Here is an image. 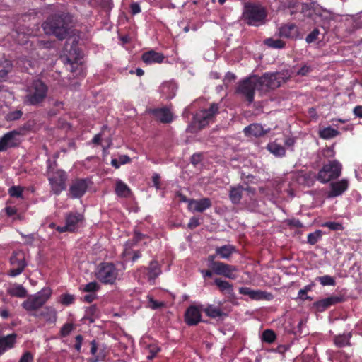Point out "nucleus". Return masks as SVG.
I'll return each mask as SVG.
<instances>
[{"instance_id": "obj_36", "label": "nucleus", "mask_w": 362, "mask_h": 362, "mask_svg": "<svg viewBox=\"0 0 362 362\" xmlns=\"http://www.w3.org/2000/svg\"><path fill=\"white\" fill-rule=\"evenodd\" d=\"M161 273L160 269L157 262L152 261L150 263L148 272V278L149 281H154Z\"/></svg>"}, {"instance_id": "obj_40", "label": "nucleus", "mask_w": 362, "mask_h": 362, "mask_svg": "<svg viewBox=\"0 0 362 362\" xmlns=\"http://www.w3.org/2000/svg\"><path fill=\"white\" fill-rule=\"evenodd\" d=\"M91 348H90V353L92 355L95 356L93 359L91 360L92 362H99L103 361L105 358V354L103 353H100L98 355H96L97 352V344L95 343V340H93L90 343Z\"/></svg>"}, {"instance_id": "obj_41", "label": "nucleus", "mask_w": 362, "mask_h": 362, "mask_svg": "<svg viewBox=\"0 0 362 362\" xmlns=\"http://www.w3.org/2000/svg\"><path fill=\"white\" fill-rule=\"evenodd\" d=\"M317 279L322 286H334L336 284L335 279L329 275L319 276Z\"/></svg>"}, {"instance_id": "obj_48", "label": "nucleus", "mask_w": 362, "mask_h": 362, "mask_svg": "<svg viewBox=\"0 0 362 362\" xmlns=\"http://www.w3.org/2000/svg\"><path fill=\"white\" fill-rule=\"evenodd\" d=\"M74 301V296L71 294H63L60 296L59 302L65 305L72 304Z\"/></svg>"}, {"instance_id": "obj_18", "label": "nucleus", "mask_w": 362, "mask_h": 362, "mask_svg": "<svg viewBox=\"0 0 362 362\" xmlns=\"http://www.w3.org/2000/svg\"><path fill=\"white\" fill-rule=\"evenodd\" d=\"M211 206V200L209 198H203L195 200L191 199L188 202V208L193 212H203Z\"/></svg>"}, {"instance_id": "obj_17", "label": "nucleus", "mask_w": 362, "mask_h": 362, "mask_svg": "<svg viewBox=\"0 0 362 362\" xmlns=\"http://www.w3.org/2000/svg\"><path fill=\"white\" fill-rule=\"evenodd\" d=\"M177 90V85L174 81H165L159 88V91L162 96L168 100L175 96Z\"/></svg>"}, {"instance_id": "obj_59", "label": "nucleus", "mask_w": 362, "mask_h": 362, "mask_svg": "<svg viewBox=\"0 0 362 362\" xmlns=\"http://www.w3.org/2000/svg\"><path fill=\"white\" fill-rule=\"evenodd\" d=\"M8 71L6 69L0 70V82L6 81L8 78Z\"/></svg>"}, {"instance_id": "obj_60", "label": "nucleus", "mask_w": 362, "mask_h": 362, "mask_svg": "<svg viewBox=\"0 0 362 362\" xmlns=\"http://www.w3.org/2000/svg\"><path fill=\"white\" fill-rule=\"evenodd\" d=\"M5 211H6V214L8 216H14L15 214H16V208L14 207H12V206H7L6 209H5Z\"/></svg>"}, {"instance_id": "obj_63", "label": "nucleus", "mask_w": 362, "mask_h": 362, "mask_svg": "<svg viewBox=\"0 0 362 362\" xmlns=\"http://www.w3.org/2000/svg\"><path fill=\"white\" fill-rule=\"evenodd\" d=\"M152 179H153L154 186L156 188H158L159 187V179H160L159 175L158 174H155L153 175Z\"/></svg>"}, {"instance_id": "obj_7", "label": "nucleus", "mask_w": 362, "mask_h": 362, "mask_svg": "<svg viewBox=\"0 0 362 362\" xmlns=\"http://www.w3.org/2000/svg\"><path fill=\"white\" fill-rule=\"evenodd\" d=\"M218 107L216 103L211 105L209 110H202L194 116L192 126L198 129H202L209 123L214 122L215 115L218 112Z\"/></svg>"}, {"instance_id": "obj_50", "label": "nucleus", "mask_w": 362, "mask_h": 362, "mask_svg": "<svg viewBox=\"0 0 362 362\" xmlns=\"http://www.w3.org/2000/svg\"><path fill=\"white\" fill-rule=\"evenodd\" d=\"M322 226L327 227L332 230H342L343 227L341 223L337 222H325L322 224Z\"/></svg>"}, {"instance_id": "obj_62", "label": "nucleus", "mask_w": 362, "mask_h": 362, "mask_svg": "<svg viewBox=\"0 0 362 362\" xmlns=\"http://www.w3.org/2000/svg\"><path fill=\"white\" fill-rule=\"evenodd\" d=\"M354 112L356 116L362 118V106L356 107L354 110Z\"/></svg>"}, {"instance_id": "obj_13", "label": "nucleus", "mask_w": 362, "mask_h": 362, "mask_svg": "<svg viewBox=\"0 0 362 362\" xmlns=\"http://www.w3.org/2000/svg\"><path fill=\"white\" fill-rule=\"evenodd\" d=\"M211 269L214 274L217 275H222L226 278L235 279L236 278L234 274L237 269L234 266H231L223 262H213L211 264Z\"/></svg>"}, {"instance_id": "obj_43", "label": "nucleus", "mask_w": 362, "mask_h": 362, "mask_svg": "<svg viewBox=\"0 0 362 362\" xmlns=\"http://www.w3.org/2000/svg\"><path fill=\"white\" fill-rule=\"evenodd\" d=\"M23 115L21 110H13L11 111L5 115L6 121H15L19 119Z\"/></svg>"}, {"instance_id": "obj_24", "label": "nucleus", "mask_w": 362, "mask_h": 362, "mask_svg": "<svg viewBox=\"0 0 362 362\" xmlns=\"http://www.w3.org/2000/svg\"><path fill=\"white\" fill-rule=\"evenodd\" d=\"M61 175H62V177H61L60 180H58L54 177H49V181L52 186V189L56 194H60L62 191L66 189V173H61Z\"/></svg>"}, {"instance_id": "obj_10", "label": "nucleus", "mask_w": 362, "mask_h": 362, "mask_svg": "<svg viewBox=\"0 0 362 362\" xmlns=\"http://www.w3.org/2000/svg\"><path fill=\"white\" fill-rule=\"evenodd\" d=\"M83 216L78 212H70L65 216V225L57 226V230L59 233L74 232L83 221Z\"/></svg>"}, {"instance_id": "obj_23", "label": "nucleus", "mask_w": 362, "mask_h": 362, "mask_svg": "<svg viewBox=\"0 0 362 362\" xmlns=\"http://www.w3.org/2000/svg\"><path fill=\"white\" fill-rule=\"evenodd\" d=\"M164 59V55L154 50L146 52L142 54V60L147 64L161 63Z\"/></svg>"}, {"instance_id": "obj_16", "label": "nucleus", "mask_w": 362, "mask_h": 362, "mask_svg": "<svg viewBox=\"0 0 362 362\" xmlns=\"http://www.w3.org/2000/svg\"><path fill=\"white\" fill-rule=\"evenodd\" d=\"M349 187L347 179H342L337 182H333L330 184V190L327 194V197L334 198L341 195Z\"/></svg>"}, {"instance_id": "obj_11", "label": "nucleus", "mask_w": 362, "mask_h": 362, "mask_svg": "<svg viewBox=\"0 0 362 362\" xmlns=\"http://www.w3.org/2000/svg\"><path fill=\"white\" fill-rule=\"evenodd\" d=\"M21 141V134L19 131L13 130L5 134L0 139V151L17 146Z\"/></svg>"}, {"instance_id": "obj_19", "label": "nucleus", "mask_w": 362, "mask_h": 362, "mask_svg": "<svg viewBox=\"0 0 362 362\" xmlns=\"http://www.w3.org/2000/svg\"><path fill=\"white\" fill-rule=\"evenodd\" d=\"M201 313L198 308L192 305L189 306L185 315V320L188 325H195L201 321Z\"/></svg>"}, {"instance_id": "obj_9", "label": "nucleus", "mask_w": 362, "mask_h": 362, "mask_svg": "<svg viewBox=\"0 0 362 362\" xmlns=\"http://www.w3.org/2000/svg\"><path fill=\"white\" fill-rule=\"evenodd\" d=\"M259 90L258 77L252 76L240 83L238 87V93H241L249 103L254 100L255 90Z\"/></svg>"}, {"instance_id": "obj_5", "label": "nucleus", "mask_w": 362, "mask_h": 362, "mask_svg": "<svg viewBox=\"0 0 362 362\" xmlns=\"http://www.w3.org/2000/svg\"><path fill=\"white\" fill-rule=\"evenodd\" d=\"M51 295L52 290L48 287H45L35 294L29 296L22 303V307L28 312L37 311L45 304Z\"/></svg>"}, {"instance_id": "obj_64", "label": "nucleus", "mask_w": 362, "mask_h": 362, "mask_svg": "<svg viewBox=\"0 0 362 362\" xmlns=\"http://www.w3.org/2000/svg\"><path fill=\"white\" fill-rule=\"evenodd\" d=\"M284 144L288 147H292L295 144L293 138H288L285 140Z\"/></svg>"}, {"instance_id": "obj_6", "label": "nucleus", "mask_w": 362, "mask_h": 362, "mask_svg": "<svg viewBox=\"0 0 362 362\" xmlns=\"http://www.w3.org/2000/svg\"><path fill=\"white\" fill-rule=\"evenodd\" d=\"M342 165L337 160L329 161L323 165L317 175V180L322 183H327L332 180L338 178L341 173Z\"/></svg>"}, {"instance_id": "obj_25", "label": "nucleus", "mask_w": 362, "mask_h": 362, "mask_svg": "<svg viewBox=\"0 0 362 362\" xmlns=\"http://www.w3.org/2000/svg\"><path fill=\"white\" fill-rule=\"evenodd\" d=\"M267 132L268 130L264 129L259 124H252L244 129V132L247 136L259 137L264 135Z\"/></svg>"}, {"instance_id": "obj_15", "label": "nucleus", "mask_w": 362, "mask_h": 362, "mask_svg": "<svg viewBox=\"0 0 362 362\" xmlns=\"http://www.w3.org/2000/svg\"><path fill=\"white\" fill-rule=\"evenodd\" d=\"M342 300V296L332 295L315 302L313 305L318 312H323L327 308L341 303Z\"/></svg>"}, {"instance_id": "obj_32", "label": "nucleus", "mask_w": 362, "mask_h": 362, "mask_svg": "<svg viewBox=\"0 0 362 362\" xmlns=\"http://www.w3.org/2000/svg\"><path fill=\"white\" fill-rule=\"evenodd\" d=\"M267 150L276 157H283L286 154V150L281 144L276 141L267 144Z\"/></svg>"}, {"instance_id": "obj_42", "label": "nucleus", "mask_w": 362, "mask_h": 362, "mask_svg": "<svg viewBox=\"0 0 362 362\" xmlns=\"http://www.w3.org/2000/svg\"><path fill=\"white\" fill-rule=\"evenodd\" d=\"M322 232L317 230L313 233L308 235V243L310 245H315L322 237Z\"/></svg>"}, {"instance_id": "obj_20", "label": "nucleus", "mask_w": 362, "mask_h": 362, "mask_svg": "<svg viewBox=\"0 0 362 362\" xmlns=\"http://www.w3.org/2000/svg\"><path fill=\"white\" fill-rule=\"evenodd\" d=\"M279 35L286 38L296 39L299 35L298 28L293 23H288L279 28Z\"/></svg>"}, {"instance_id": "obj_31", "label": "nucleus", "mask_w": 362, "mask_h": 362, "mask_svg": "<svg viewBox=\"0 0 362 362\" xmlns=\"http://www.w3.org/2000/svg\"><path fill=\"white\" fill-rule=\"evenodd\" d=\"M235 251L232 245H226L216 248V253L222 259H228Z\"/></svg>"}, {"instance_id": "obj_26", "label": "nucleus", "mask_w": 362, "mask_h": 362, "mask_svg": "<svg viewBox=\"0 0 362 362\" xmlns=\"http://www.w3.org/2000/svg\"><path fill=\"white\" fill-rule=\"evenodd\" d=\"M10 262L12 267H22L25 269L27 265L25 253L22 250L14 251L10 258Z\"/></svg>"}, {"instance_id": "obj_47", "label": "nucleus", "mask_w": 362, "mask_h": 362, "mask_svg": "<svg viewBox=\"0 0 362 362\" xmlns=\"http://www.w3.org/2000/svg\"><path fill=\"white\" fill-rule=\"evenodd\" d=\"M146 349L149 352V355L146 356L148 360H152L156 354L160 351V348L156 344H150Z\"/></svg>"}, {"instance_id": "obj_45", "label": "nucleus", "mask_w": 362, "mask_h": 362, "mask_svg": "<svg viewBox=\"0 0 362 362\" xmlns=\"http://www.w3.org/2000/svg\"><path fill=\"white\" fill-rule=\"evenodd\" d=\"M148 299V307L156 310L160 308H162L164 305V303L163 302L155 300L151 296L148 295L147 296Z\"/></svg>"}, {"instance_id": "obj_57", "label": "nucleus", "mask_w": 362, "mask_h": 362, "mask_svg": "<svg viewBox=\"0 0 362 362\" xmlns=\"http://www.w3.org/2000/svg\"><path fill=\"white\" fill-rule=\"evenodd\" d=\"M130 9H131V13L133 14V15H136L139 13L141 12V8H140V6L138 3H132L131 5H130Z\"/></svg>"}, {"instance_id": "obj_54", "label": "nucleus", "mask_w": 362, "mask_h": 362, "mask_svg": "<svg viewBox=\"0 0 362 362\" xmlns=\"http://www.w3.org/2000/svg\"><path fill=\"white\" fill-rule=\"evenodd\" d=\"M73 329V326L71 324H65L61 329V334L63 337H66L70 334Z\"/></svg>"}, {"instance_id": "obj_37", "label": "nucleus", "mask_w": 362, "mask_h": 362, "mask_svg": "<svg viewBox=\"0 0 362 362\" xmlns=\"http://www.w3.org/2000/svg\"><path fill=\"white\" fill-rule=\"evenodd\" d=\"M339 134V131L331 127H325L320 130L319 136L324 139H330L337 136Z\"/></svg>"}, {"instance_id": "obj_12", "label": "nucleus", "mask_w": 362, "mask_h": 362, "mask_svg": "<svg viewBox=\"0 0 362 362\" xmlns=\"http://www.w3.org/2000/svg\"><path fill=\"white\" fill-rule=\"evenodd\" d=\"M239 293L242 295L247 296L253 300H272L274 296L269 293L259 289L254 290L249 287H240Z\"/></svg>"}, {"instance_id": "obj_51", "label": "nucleus", "mask_w": 362, "mask_h": 362, "mask_svg": "<svg viewBox=\"0 0 362 362\" xmlns=\"http://www.w3.org/2000/svg\"><path fill=\"white\" fill-rule=\"evenodd\" d=\"M16 33L17 34L16 41L19 44L26 43L27 41L24 40L25 36V35H31L30 33L24 32V31H21V30H17Z\"/></svg>"}, {"instance_id": "obj_53", "label": "nucleus", "mask_w": 362, "mask_h": 362, "mask_svg": "<svg viewBox=\"0 0 362 362\" xmlns=\"http://www.w3.org/2000/svg\"><path fill=\"white\" fill-rule=\"evenodd\" d=\"M98 288V285L96 282L92 281L85 285L83 291L86 292H93Z\"/></svg>"}, {"instance_id": "obj_56", "label": "nucleus", "mask_w": 362, "mask_h": 362, "mask_svg": "<svg viewBox=\"0 0 362 362\" xmlns=\"http://www.w3.org/2000/svg\"><path fill=\"white\" fill-rule=\"evenodd\" d=\"M19 362H33V356L30 352L27 351L21 357Z\"/></svg>"}, {"instance_id": "obj_14", "label": "nucleus", "mask_w": 362, "mask_h": 362, "mask_svg": "<svg viewBox=\"0 0 362 362\" xmlns=\"http://www.w3.org/2000/svg\"><path fill=\"white\" fill-rule=\"evenodd\" d=\"M88 184L86 179H78L71 183L69 187V194L71 198L81 197L87 190Z\"/></svg>"}, {"instance_id": "obj_8", "label": "nucleus", "mask_w": 362, "mask_h": 362, "mask_svg": "<svg viewBox=\"0 0 362 362\" xmlns=\"http://www.w3.org/2000/svg\"><path fill=\"white\" fill-rule=\"evenodd\" d=\"M98 280L104 284H112L119 276V272L112 263H102L96 273Z\"/></svg>"}, {"instance_id": "obj_29", "label": "nucleus", "mask_w": 362, "mask_h": 362, "mask_svg": "<svg viewBox=\"0 0 362 362\" xmlns=\"http://www.w3.org/2000/svg\"><path fill=\"white\" fill-rule=\"evenodd\" d=\"M7 293L11 296L24 298L27 295L26 289L21 284H14L7 288Z\"/></svg>"}, {"instance_id": "obj_27", "label": "nucleus", "mask_w": 362, "mask_h": 362, "mask_svg": "<svg viewBox=\"0 0 362 362\" xmlns=\"http://www.w3.org/2000/svg\"><path fill=\"white\" fill-rule=\"evenodd\" d=\"M156 119L163 123H169L173 120L171 112L168 108L156 109L152 111Z\"/></svg>"}, {"instance_id": "obj_30", "label": "nucleus", "mask_w": 362, "mask_h": 362, "mask_svg": "<svg viewBox=\"0 0 362 362\" xmlns=\"http://www.w3.org/2000/svg\"><path fill=\"white\" fill-rule=\"evenodd\" d=\"M352 337L351 332L344 333L334 337V344L339 348L350 345V339Z\"/></svg>"}, {"instance_id": "obj_58", "label": "nucleus", "mask_w": 362, "mask_h": 362, "mask_svg": "<svg viewBox=\"0 0 362 362\" xmlns=\"http://www.w3.org/2000/svg\"><path fill=\"white\" fill-rule=\"evenodd\" d=\"M118 159L119 160L120 165H124L130 162V158L126 155L119 156Z\"/></svg>"}, {"instance_id": "obj_35", "label": "nucleus", "mask_w": 362, "mask_h": 362, "mask_svg": "<svg viewBox=\"0 0 362 362\" xmlns=\"http://www.w3.org/2000/svg\"><path fill=\"white\" fill-rule=\"evenodd\" d=\"M16 339V334H11L6 337H4L0 339V346L4 349V351L11 349L15 342Z\"/></svg>"}, {"instance_id": "obj_38", "label": "nucleus", "mask_w": 362, "mask_h": 362, "mask_svg": "<svg viewBox=\"0 0 362 362\" xmlns=\"http://www.w3.org/2000/svg\"><path fill=\"white\" fill-rule=\"evenodd\" d=\"M204 311L208 316L213 317V318L219 317L222 316V315H223V312H222L221 309L220 308L213 305H208L204 310Z\"/></svg>"}, {"instance_id": "obj_21", "label": "nucleus", "mask_w": 362, "mask_h": 362, "mask_svg": "<svg viewBox=\"0 0 362 362\" xmlns=\"http://www.w3.org/2000/svg\"><path fill=\"white\" fill-rule=\"evenodd\" d=\"M32 315L37 318H43L49 323H54L57 320V312L54 308L50 306L45 307L40 313H33Z\"/></svg>"}, {"instance_id": "obj_61", "label": "nucleus", "mask_w": 362, "mask_h": 362, "mask_svg": "<svg viewBox=\"0 0 362 362\" xmlns=\"http://www.w3.org/2000/svg\"><path fill=\"white\" fill-rule=\"evenodd\" d=\"M199 225V220L196 218H192L188 223L190 228H194Z\"/></svg>"}, {"instance_id": "obj_33", "label": "nucleus", "mask_w": 362, "mask_h": 362, "mask_svg": "<svg viewBox=\"0 0 362 362\" xmlns=\"http://www.w3.org/2000/svg\"><path fill=\"white\" fill-rule=\"evenodd\" d=\"M130 189L122 180H117L115 183V193L119 197H127L130 194Z\"/></svg>"}, {"instance_id": "obj_49", "label": "nucleus", "mask_w": 362, "mask_h": 362, "mask_svg": "<svg viewBox=\"0 0 362 362\" xmlns=\"http://www.w3.org/2000/svg\"><path fill=\"white\" fill-rule=\"evenodd\" d=\"M313 71V67L308 64H303L297 71L296 75L306 76Z\"/></svg>"}, {"instance_id": "obj_44", "label": "nucleus", "mask_w": 362, "mask_h": 362, "mask_svg": "<svg viewBox=\"0 0 362 362\" xmlns=\"http://www.w3.org/2000/svg\"><path fill=\"white\" fill-rule=\"evenodd\" d=\"M262 339L265 342L272 343L276 339V335L272 330L267 329L262 333Z\"/></svg>"}, {"instance_id": "obj_28", "label": "nucleus", "mask_w": 362, "mask_h": 362, "mask_svg": "<svg viewBox=\"0 0 362 362\" xmlns=\"http://www.w3.org/2000/svg\"><path fill=\"white\" fill-rule=\"evenodd\" d=\"M74 53L76 54L75 57H71V54L70 53V56L66 58V63L69 66L67 69L70 70L71 72H75L78 69L79 66H81V59L82 55L80 52H77L76 50L74 49Z\"/></svg>"}, {"instance_id": "obj_2", "label": "nucleus", "mask_w": 362, "mask_h": 362, "mask_svg": "<svg viewBox=\"0 0 362 362\" xmlns=\"http://www.w3.org/2000/svg\"><path fill=\"white\" fill-rule=\"evenodd\" d=\"M47 86L41 80H35L26 88L23 103L29 105H37L47 97Z\"/></svg>"}, {"instance_id": "obj_55", "label": "nucleus", "mask_w": 362, "mask_h": 362, "mask_svg": "<svg viewBox=\"0 0 362 362\" xmlns=\"http://www.w3.org/2000/svg\"><path fill=\"white\" fill-rule=\"evenodd\" d=\"M24 270L23 268H22V267H13L11 269H10V273H9V275L12 277H15L19 274H21L23 271Z\"/></svg>"}, {"instance_id": "obj_34", "label": "nucleus", "mask_w": 362, "mask_h": 362, "mask_svg": "<svg viewBox=\"0 0 362 362\" xmlns=\"http://www.w3.org/2000/svg\"><path fill=\"white\" fill-rule=\"evenodd\" d=\"M214 283L222 293L228 294L233 293V286L229 282L222 280L221 279L216 278L214 280Z\"/></svg>"}, {"instance_id": "obj_22", "label": "nucleus", "mask_w": 362, "mask_h": 362, "mask_svg": "<svg viewBox=\"0 0 362 362\" xmlns=\"http://www.w3.org/2000/svg\"><path fill=\"white\" fill-rule=\"evenodd\" d=\"M245 190L250 193L254 194L255 189L251 187L243 189L240 186L231 187L229 192V197L233 204H238L240 202L243 195V191Z\"/></svg>"}, {"instance_id": "obj_1", "label": "nucleus", "mask_w": 362, "mask_h": 362, "mask_svg": "<svg viewBox=\"0 0 362 362\" xmlns=\"http://www.w3.org/2000/svg\"><path fill=\"white\" fill-rule=\"evenodd\" d=\"M70 21L71 16L68 13H62L48 18L42 27L46 34L54 35L58 39L62 40L67 34V23Z\"/></svg>"}, {"instance_id": "obj_39", "label": "nucleus", "mask_w": 362, "mask_h": 362, "mask_svg": "<svg viewBox=\"0 0 362 362\" xmlns=\"http://www.w3.org/2000/svg\"><path fill=\"white\" fill-rule=\"evenodd\" d=\"M264 44L269 47L275 49H282L285 47V42L280 39L267 38Z\"/></svg>"}, {"instance_id": "obj_3", "label": "nucleus", "mask_w": 362, "mask_h": 362, "mask_svg": "<svg viewBox=\"0 0 362 362\" xmlns=\"http://www.w3.org/2000/svg\"><path fill=\"white\" fill-rule=\"evenodd\" d=\"M290 78L288 72L266 73L262 77H258L259 90L267 91L279 87Z\"/></svg>"}, {"instance_id": "obj_4", "label": "nucleus", "mask_w": 362, "mask_h": 362, "mask_svg": "<svg viewBox=\"0 0 362 362\" xmlns=\"http://www.w3.org/2000/svg\"><path fill=\"white\" fill-rule=\"evenodd\" d=\"M267 16L263 7L257 5L249 4L245 6L243 13V21L250 25L259 26L265 23Z\"/></svg>"}, {"instance_id": "obj_46", "label": "nucleus", "mask_w": 362, "mask_h": 362, "mask_svg": "<svg viewBox=\"0 0 362 362\" xmlns=\"http://www.w3.org/2000/svg\"><path fill=\"white\" fill-rule=\"evenodd\" d=\"M8 194L13 197H21L23 188L20 186H12L8 189Z\"/></svg>"}, {"instance_id": "obj_52", "label": "nucleus", "mask_w": 362, "mask_h": 362, "mask_svg": "<svg viewBox=\"0 0 362 362\" xmlns=\"http://www.w3.org/2000/svg\"><path fill=\"white\" fill-rule=\"evenodd\" d=\"M320 32L317 29L313 30L307 37H306V42L308 43L313 42L315 40H317V36L319 35Z\"/></svg>"}]
</instances>
